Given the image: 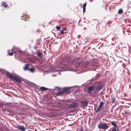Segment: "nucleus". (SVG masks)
<instances>
[{
  "label": "nucleus",
  "mask_w": 131,
  "mask_h": 131,
  "mask_svg": "<svg viewBox=\"0 0 131 131\" xmlns=\"http://www.w3.org/2000/svg\"><path fill=\"white\" fill-rule=\"evenodd\" d=\"M86 5V3H85L83 5V12L84 13L85 12Z\"/></svg>",
  "instance_id": "nucleus-13"
},
{
  "label": "nucleus",
  "mask_w": 131,
  "mask_h": 131,
  "mask_svg": "<svg viewBox=\"0 0 131 131\" xmlns=\"http://www.w3.org/2000/svg\"><path fill=\"white\" fill-rule=\"evenodd\" d=\"M88 102L87 101L82 102L81 104L82 106L84 107H86L88 105Z\"/></svg>",
  "instance_id": "nucleus-9"
},
{
  "label": "nucleus",
  "mask_w": 131,
  "mask_h": 131,
  "mask_svg": "<svg viewBox=\"0 0 131 131\" xmlns=\"http://www.w3.org/2000/svg\"><path fill=\"white\" fill-rule=\"evenodd\" d=\"M79 131H83V128L82 127H81V128H80L79 129Z\"/></svg>",
  "instance_id": "nucleus-26"
},
{
  "label": "nucleus",
  "mask_w": 131,
  "mask_h": 131,
  "mask_svg": "<svg viewBox=\"0 0 131 131\" xmlns=\"http://www.w3.org/2000/svg\"><path fill=\"white\" fill-rule=\"evenodd\" d=\"M37 55L39 57L41 56V53L40 52H39L37 53Z\"/></svg>",
  "instance_id": "nucleus-25"
},
{
  "label": "nucleus",
  "mask_w": 131,
  "mask_h": 131,
  "mask_svg": "<svg viewBox=\"0 0 131 131\" xmlns=\"http://www.w3.org/2000/svg\"><path fill=\"white\" fill-rule=\"evenodd\" d=\"M111 131H117V130L115 128H113Z\"/></svg>",
  "instance_id": "nucleus-23"
},
{
  "label": "nucleus",
  "mask_w": 131,
  "mask_h": 131,
  "mask_svg": "<svg viewBox=\"0 0 131 131\" xmlns=\"http://www.w3.org/2000/svg\"><path fill=\"white\" fill-rule=\"evenodd\" d=\"M16 128L22 131H24L25 130L24 127L23 125H18L16 126Z\"/></svg>",
  "instance_id": "nucleus-6"
},
{
  "label": "nucleus",
  "mask_w": 131,
  "mask_h": 131,
  "mask_svg": "<svg viewBox=\"0 0 131 131\" xmlns=\"http://www.w3.org/2000/svg\"><path fill=\"white\" fill-rule=\"evenodd\" d=\"M90 47H89L88 48V49H90Z\"/></svg>",
  "instance_id": "nucleus-28"
},
{
  "label": "nucleus",
  "mask_w": 131,
  "mask_h": 131,
  "mask_svg": "<svg viewBox=\"0 0 131 131\" xmlns=\"http://www.w3.org/2000/svg\"><path fill=\"white\" fill-rule=\"evenodd\" d=\"M63 30H67V28H63Z\"/></svg>",
  "instance_id": "nucleus-27"
},
{
  "label": "nucleus",
  "mask_w": 131,
  "mask_h": 131,
  "mask_svg": "<svg viewBox=\"0 0 131 131\" xmlns=\"http://www.w3.org/2000/svg\"><path fill=\"white\" fill-rule=\"evenodd\" d=\"M66 32H64V34H66Z\"/></svg>",
  "instance_id": "nucleus-30"
},
{
  "label": "nucleus",
  "mask_w": 131,
  "mask_h": 131,
  "mask_svg": "<svg viewBox=\"0 0 131 131\" xmlns=\"http://www.w3.org/2000/svg\"><path fill=\"white\" fill-rule=\"evenodd\" d=\"M48 90V88L44 87H41L40 88V90L41 91H44Z\"/></svg>",
  "instance_id": "nucleus-11"
},
{
  "label": "nucleus",
  "mask_w": 131,
  "mask_h": 131,
  "mask_svg": "<svg viewBox=\"0 0 131 131\" xmlns=\"http://www.w3.org/2000/svg\"><path fill=\"white\" fill-rule=\"evenodd\" d=\"M13 49H12L11 50H8V54L10 56H12L13 54Z\"/></svg>",
  "instance_id": "nucleus-10"
},
{
  "label": "nucleus",
  "mask_w": 131,
  "mask_h": 131,
  "mask_svg": "<svg viewBox=\"0 0 131 131\" xmlns=\"http://www.w3.org/2000/svg\"><path fill=\"white\" fill-rule=\"evenodd\" d=\"M64 94L63 91H60L57 93V95H61Z\"/></svg>",
  "instance_id": "nucleus-16"
},
{
  "label": "nucleus",
  "mask_w": 131,
  "mask_h": 131,
  "mask_svg": "<svg viewBox=\"0 0 131 131\" xmlns=\"http://www.w3.org/2000/svg\"><path fill=\"white\" fill-rule=\"evenodd\" d=\"M109 126L110 125L109 124L106 123H102L98 125V127L99 128L105 130L107 129Z\"/></svg>",
  "instance_id": "nucleus-4"
},
{
  "label": "nucleus",
  "mask_w": 131,
  "mask_h": 131,
  "mask_svg": "<svg viewBox=\"0 0 131 131\" xmlns=\"http://www.w3.org/2000/svg\"><path fill=\"white\" fill-rule=\"evenodd\" d=\"M101 109V108L98 107L97 108V110L96 111V113L98 112Z\"/></svg>",
  "instance_id": "nucleus-22"
},
{
  "label": "nucleus",
  "mask_w": 131,
  "mask_h": 131,
  "mask_svg": "<svg viewBox=\"0 0 131 131\" xmlns=\"http://www.w3.org/2000/svg\"><path fill=\"white\" fill-rule=\"evenodd\" d=\"M30 66V65L28 64H27L25 66L24 68V70H28V68H29Z\"/></svg>",
  "instance_id": "nucleus-12"
},
{
  "label": "nucleus",
  "mask_w": 131,
  "mask_h": 131,
  "mask_svg": "<svg viewBox=\"0 0 131 131\" xmlns=\"http://www.w3.org/2000/svg\"><path fill=\"white\" fill-rule=\"evenodd\" d=\"M70 61V59L69 56H67L65 58L59 62V67L63 68L66 67Z\"/></svg>",
  "instance_id": "nucleus-1"
},
{
  "label": "nucleus",
  "mask_w": 131,
  "mask_h": 131,
  "mask_svg": "<svg viewBox=\"0 0 131 131\" xmlns=\"http://www.w3.org/2000/svg\"><path fill=\"white\" fill-rule=\"evenodd\" d=\"M111 123L112 125L114 126V127H117V126L115 122L114 121H112L111 122Z\"/></svg>",
  "instance_id": "nucleus-14"
},
{
  "label": "nucleus",
  "mask_w": 131,
  "mask_h": 131,
  "mask_svg": "<svg viewBox=\"0 0 131 131\" xmlns=\"http://www.w3.org/2000/svg\"><path fill=\"white\" fill-rule=\"evenodd\" d=\"M103 87V86L102 84H100L97 87L96 90L98 92L101 90Z\"/></svg>",
  "instance_id": "nucleus-7"
},
{
  "label": "nucleus",
  "mask_w": 131,
  "mask_h": 131,
  "mask_svg": "<svg viewBox=\"0 0 131 131\" xmlns=\"http://www.w3.org/2000/svg\"><path fill=\"white\" fill-rule=\"evenodd\" d=\"M73 64L76 68L78 67L79 66H82L83 64L82 59L81 58L77 59L74 61Z\"/></svg>",
  "instance_id": "nucleus-2"
},
{
  "label": "nucleus",
  "mask_w": 131,
  "mask_h": 131,
  "mask_svg": "<svg viewBox=\"0 0 131 131\" xmlns=\"http://www.w3.org/2000/svg\"><path fill=\"white\" fill-rule=\"evenodd\" d=\"M103 102H101L100 103L99 106L98 107L101 109V108H102V107H103Z\"/></svg>",
  "instance_id": "nucleus-17"
},
{
  "label": "nucleus",
  "mask_w": 131,
  "mask_h": 131,
  "mask_svg": "<svg viewBox=\"0 0 131 131\" xmlns=\"http://www.w3.org/2000/svg\"><path fill=\"white\" fill-rule=\"evenodd\" d=\"M123 10L121 9H119L118 11V13L119 14H121L123 13Z\"/></svg>",
  "instance_id": "nucleus-19"
},
{
  "label": "nucleus",
  "mask_w": 131,
  "mask_h": 131,
  "mask_svg": "<svg viewBox=\"0 0 131 131\" xmlns=\"http://www.w3.org/2000/svg\"><path fill=\"white\" fill-rule=\"evenodd\" d=\"M1 5L2 6L4 7L5 8L7 7V4L5 2H3V4H1Z\"/></svg>",
  "instance_id": "nucleus-18"
},
{
  "label": "nucleus",
  "mask_w": 131,
  "mask_h": 131,
  "mask_svg": "<svg viewBox=\"0 0 131 131\" xmlns=\"http://www.w3.org/2000/svg\"><path fill=\"white\" fill-rule=\"evenodd\" d=\"M9 112H13V111L12 110L11 111H9Z\"/></svg>",
  "instance_id": "nucleus-29"
},
{
  "label": "nucleus",
  "mask_w": 131,
  "mask_h": 131,
  "mask_svg": "<svg viewBox=\"0 0 131 131\" xmlns=\"http://www.w3.org/2000/svg\"><path fill=\"white\" fill-rule=\"evenodd\" d=\"M6 75H7L9 78L13 79L15 81L19 82H21V80L20 79L15 77V76H14L12 74L10 73H7Z\"/></svg>",
  "instance_id": "nucleus-3"
},
{
  "label": "nucleus",
  "mask_w": 131,
  "mask_h": 131,
  "mask_svg": "<svg viewBox=\"0 0 131 131\" xmlns=\"http://www.w3.org/2000/svg\"><path fill=\"white\" fill-rule=\"evenodd\" d=\"M95 88V87L94 86H90L88 88L87 90L88 93L89 94L92 91L94 90Z\"/></svg>",
  "instance_id": "nucleus-5"
},
{
  "label": "nucleus",
  "mask_w": 131,
  "mask_h": 131,
  "mask_svg": "<svg viewBox=\"0 0 131 131\" xmlns=\"http://www.w3.org/2000/svg\"><path fill=\"white\" fill-rule=\"evenodd\" d=\"M28 70L31 72H33L35 71V69L33 68H31L29 69Z\"/></svg>",
  "instance_id": "nucleus-20"
},
{
  "label": "nucleus",
  "mask_w": 131,
  "mask_h": 131,
  "mask_svg": "<svg viewBox=\"0 0 131 131\" xmlns=\"http://www.w3.org/2000/svg\"><path fill=\"white\" fill-rule=\"evenodd\" d=\"M60 32L62 34H64V33L63 30H60Z\"/></svg>",
  "instance_id": "nucleus-24"
},
{
  "label": "nucleus",
  "mask_w": 131,
  "mask_h": 131,
  "mask_svg": "<svg viewBox=\"0 0 131 131\" xmlns=\"http://www.w3.org/2000/svg\"><path fill=\"white\" fill-rule=\"evenodd\" d=\"M56 28L57 30H59L60 29L61 27L60 26H57L56 27Z\"/></svg>",
  "instance_id": "nucleus-21"
},
{
  "label": "nucleus",
  "mask_w": 131,
  "mask_h": 131,
  "mask_svg": "<svg viewBox=\"0 0 131 131\" xmlns=\"http://www.w3.org/2000/svg\"><path fill=\"white\" fill-rule=\"evenodd\" d=\"M77 105V103H75L73 104H71L70 105L69 107V109L75 108L76 107Z\"/></svg>",
  "instance_id": "nucleus-8"
},
{
  "label": "nucleus",
  "mask_w": 131,
  "mask_h": 131,
  "mask_svg": "<svg viewBox=\"0 0 131 131\" xmlns=\"http://www.w3.org/2000/svg\"><path fill=\"white\" fill-rule=\"evenodd\" d=\"M70 90V88H66L64 89L63 90V92L64 93L69 91Z\"/></svg>",
  "instance_id": "nucleus-15"
}]
</instances>
